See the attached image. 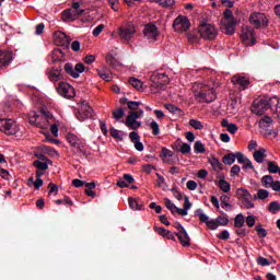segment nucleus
I'll return each mask as SVG.
<instances>
[{"label": "nucleus", "instance_id": "nucleus-62", "mask_svg": "<svg viewBox=\"0 0 280 280\" xmlns=\"http://www.w3.org/2000/svg\"><path fill=\"white\" fill-rule=\"evenodd\" d=\"M217 237H218L219 240H229V237H231V233H229L228 230H224V231H222L221 233H219V234L217 235Z\"/></svg>", "mask_w": 280, "mask_h": 280}, {"label": "nucleus", "instance_id": "nucleus-29", "mask_svg": "<svg viewBox=\"0 0 280 280\" xmlns=\"http://www.w3.org/2000/svg\"><path fill=\"white\" fill-rule=\"evenodd\" d=\"M173 156H174V152H172V150L166 148L162 149L161 159L163 163H170V159H172Z\"/></svg>", "mask_w": 280, "mask_h": 280}, {"label": "nucleus", "instance_id": "nucleus-4", "mask_svg": "<svg viewBox=\"0 0 280 280\" xmlns=\"http://www.w3.org/2000/svg\"><path fill=\"white\" fill-rule=\"evenodd\" d=\"M221 27L224 28L225 34H229V35L235 34V27H237V21L235 20V16H233V11H231V9H226L223 12Z\"/></svg>", "mask_w": 280, "mask_h": 280}, {"label": "nucleus", "instance_id": "nucleus-38", "mask_svg": "<svg viewBox=\"0 0 280 280\" xmlns=\"http://www.w3.org/2000/svg\"><path fill=\"white\" fill-rule=\"evenodd\" d=\"M269 213H272L273 215L279 213L280 211V203L279 201H272L269 203Z\"/></svg>", "mask_w": 280, "mask_h": 280}, {"label": "nucleus", "instance_id": "nucleus-36", "mask_svg": "<svg viewBox=\"0 0 280 280\" xmlns=\"http://www.w3.org/2000/svg\"><path fill=\"white\" fill-rule=\"evenodd\" d=\"M195 215L199 218L200 222H203L205 224H207V222L209 221V215H207L205 211H202V209H197L195 211Z\"/></svg>", "mask_w": 280, "mask_h": 280}, {"label": "nucleus", "instance_id": "nucleus-7", "mask_svg": "<svg viewBox=\"0 0 280 280\" xmlns=\"http://www.w3.org/2000/svg\"><path fill=\"white\" fill-rule=\"evenodd\" d=\"M143 109H139L138 112H129L127 119L125 121V126H127L129 130H139V128H141V121H138L137 119L143 117Z\"/></svg>", "mask_w": 280, "mask_h": 280}, {"label": "nucleus", "instance_id": "nucleus-10", "mask_svg": "<svg viewBox=\"0 0 280 280\" xmlns=\"http://www.w3.org/2000/svg\"><path fill=\"white\" fill-rule=\"evenodd\" d=\"M21 128L16 124V121L12 119H0V132H4V135H16Z\"/></svg>", "mask_w": 280, "mask_h": 280}, {"label": "nucleus", "instance_id": "nucleus-41", "mask_svg": "<svg viewBox=\"0 0 280 280\" xmlns=\"http://www.w3.org/2000/svg\"><path fill=\"white\" fill-rule=\"evenodd\" d=\"M224 165H233L235 163V153H229L223 156Z\"/></svg>", "mask_w": 280, "mask_h": 280}, {"label": "nucleus", "instance_id": "nucleus-17", "mask_svg": "<svg viewBox=\"0 0 280 280\" xmlns=\"http://www.w3.org/2000/svg\"><path fill=\"white\" fill-rule=\"evenodd\" d=\"M57 93H59L61 97L71 100L75 95V89H73L69 83L61 82L57 88Z\"/></svg>", "mask_w": 280, "mask_h": 280}, {"label": "nucleus", "instance_id": "nucleus-24", "mask_svg": "<svg viewBox=\"0 0 280 280\" xmlns=\"http://www.w3.org/2000/svg\"><path fill=\"white\" fill-rule=\"evenodd\" d=\"M34 167H36V170H40L43 172L49 170V165H51V160H46V161H40V160H36L33 162Z\"/></svg>", "mask_w": 280, "mask_h": 280}, {"label": "nucleus", "instance_id": "nucleus-53", "mask_svg": "<svg viewBox=\"0 0 280 280\" xmlns=\"http://www.w3.org/2000/svg\"><path fill=\"white\" fill-rule=\"evenodd\" d=\"M234 154H235V160L237 161V163H240V165H243L245 161L248 159V158H245L244 153L242 152H236Z\"/></svg>", "mask_w": 280, "mask_h": 280}, {"label": "nucleus", "instance_id": "nucleus-33", "mask_svg": "<svg viewBox=\"0 0 280 280\" xmlns=\"http://www.w3.org/2000/svg\"><path fill=\"white\" fill-rule=\"evenodd\" d=\"M236 194H237L238 198H241V200H248V199L253 198L250 192H248V190H246L244 188H238Z\"/></svg>", "mask_w": 280, "mask_h": 280}, {"label": "nucleus", "instance_id": "nucleus-30", "mask_svg": "<svg viewBox=\"0 0 280 280\" xmlns=\"http://www.w3.org/2000/svg\"><path fill=\"white\" fill-rule=\"evenodd\" d=\"M231 197L226 196V195H222L221 196V207L222 209H225L226 211H231V209H233V206H231Z\"/></svg>", "mask_w": 280, "mask_h": 280}, {"label": "nucleus", "instance_id": "nucleus-13", "mask_svg": "<svg viewBox=\"0 0 280 280\" xmlns=\"http://www.w3.org/2000/svg\"><path fill=\"white\" fill-rule=\"evenodd\" d=\"M66 73H68V75H71V78L78 79L80 78V73H84L85 71V67L84 63L79 62L73 67V63H66L63 67Z\"/></svg>", "mask_w": 280, "mask_h": 280}, {"label": "nucleus", "instance_id": "nucleus-35", "mask_svg": "<svg viewBox=\"0 0 280 280\" xmlns=\"http://www.w3.org/2000/svg\"><path fill=\"white\" fill-rule=\"evenodd\" d=\"M261 183L264 185V187H266L267 189L272 187V184L275 183V178H272V175H265L261 179Z\"/></svg>", "mask_w": 280, "mask_h": 280}, {"label": "nucleus", "instance_id": "nucleus-39", "mask_svg": "<svg viewBox=\"0 0 280 280\" xmlns=\"http://www.w3.org/2000/svg\"><path fill=\"white\" fill-rule=\"evenodd\" d=\"M260 128H268V126H271L272 124V118L270 116H264L259 121H258Z\"/></svg>", "mask_w": 280, "mask_h": 280}, {"label": "nucleus", "instance_id": "nucleus-3", "mask_svg": "<svg viewBox=\"0 0 280 280\" xmlns=\"http://www.w3.org/2000/svg\"><path fill=\"white\" fill-rule=\"evenodd\" d=\"M170 83V77L165 72H154L151 75L152 93H161L164 86Z\"/></svg>", "mask_w": 280, "mask_h": 280}, {"label": "nucleus", "instance_id": "nucleus-54", "mask_svg": "<svg viewBox=\"0 0 280 280\" xmlns=\"http://www.w3.org/2000/svg\"><path fill=\"white\" fill-rule=\"evenodd\" d=\"M127 106L130 110H137V108H139V106H141V102L130 101L127 103Z\"/></svg>", "mask_w": 280, "mask_h": 280}, {"label": "nucleus", "instance_id": "nucleus-5", "mask_svg": "<svg viewBox=\"0 0 280 280\" xmlns=\"http://www.w3.org/2000/svg\"><path fill=\"white\" fill-rule=\"evenodd\" d=\"M198 32L205 40H215L218 36V28L209 23L200 24Z\"/></svg>", "mask_w": 280, "mask_h": 280}, {"label": "nucleus", "instance_id": "nucleus-31", "mask_svg": "<svg viewBox=\"0 0 280 280\" xmlns=\"http://www.w3.org/2000/svg\"><path fill=\"white\" fill-rule=\"evenodd\" d=\"M209 163L215 172H220L223 170L220 160H218V158L215 156L210 158Z\"/></svg>", "mask_w": 280, "mask_h": 280}, {"label": "nucleus", "instance_id": "nucleus-59", "mask_svg": "<svg viewBox=\"0 0 280 280\" xmlns=\"http://www.w3.org/2000/svg\"><path fill=\"white\" fill-rule=\"evenodd\" d=\"M256 233H257V235H259L260 237H266V235H268V232H266V229H262L261 225H257V226H256Z\"/></svg>", "mask_w": 280, "mask_h": 280}, {"label": "nucleus", "instance_id": "nucleus-63", "mask_svg": "<svg viewBox=\"0 0 280 280\" xmlns=\"http://www.w3.org/2000/svg\"><path fill=\"white\" fill-rule=\"evenodd\" d=\"M217 224H221V226H226L229 224V218L226 217H218Z\"/></svg>", "mask_w": 280, "mask_h": 280}, {"label": "nucleus", "instance_id": "nucleus-58", "mask_svg": "<svg viewBox=\"0 0 280 280\" xmlns=\"http://www.w3.org/2000/svg\"><path fill=\"white\" fill-rule=\"evenodd\" d=\"M208 229H210L211 231H215L218 229V221L215 220H208V222L206 223Z\"/></svg>", "mask_w": 280, "mask_h": 280}, {"label": "nucleus", "instance_id": "nucleus-14", "mask_svg": "<svg viewBox=\"0 0 280 280\" xmlns=\"http://www.w3.org/2000/svg\"><path fill=\"white\" fill-rule=\"evenodd\" d=\"M232 83L238 91H246L250 84V79L246 74H235L232 77Z\"/></svg>", "mask_w": 280, "mask_h": 280}, {"label": "nucleus", "instance_id": "nucleus-6", "mask_svg": "<svg viewBox=\"0 0 280 280\" xmlns=\"http://www.w3.org/2000/svg\"><path fill=\"white\" fill-rule=\"evenodd\" d=\"M74 115L79 121H86V119L93 118V108L89 103H80Z\"/></svg>", "mask_w": 280, "mask_h": 280}, {"label": "nucleus", "instance_id": "nucleus-15", "mask_svg": "<svg viewBox=\"0 0 280 280\" xmlns=\"http://www.w3.org/2000/svg\"><path fill=\"white\" fill-rule=\"evenodd\" d=\"M249 21L256 30L259 27H268V18L264 13H254L249 16Z\"/></svg>", "mask_w": 280, "mask_h": 280}, {"label": "nucleus", "instance_id": "nucleus-2", "mask_svg": "<svg viewBox=\"0 0 280 280\" xmlns=\"http://www.w3.org/2000/svg\"><path fill=\"white\" fill-rule=\"evenodd\" d=\"M198 89L199 92H195V100L199 102V104H211V102H215V89L211 88L205 83H199Z\"/></svg>", "mask_w": 280, "mask_h": 280}, {"label": "nucleus", "instance_id": "nucleus-47", "mask_svg": "<svg viewBox=\"0 0 280 280\" xmlns=\"http://www.w3.org/2000/svg\"><path fill=\"white\" fill-rule=\"evenodd\" d=\"M189 125L191 126V128H194L195 130H202V128H205V126L202 125V122L200 120H196V119H190Z\"/></svg>", "mask_w": 280, "mask_h": 280}, {"label": "nucleus", "instance_id": "nucleus-34", "mask_svg": "<svg viewBox=\"0 0 280 280\" xmlns=\"http://www.w3.org/2000/svg\"><path fill=\"white\" fill-rule=\"evenodd\" d=\"M164 108H166V110H168V113H172L173 115H183V110L176 107V105L165 104Z\"/></svg>", "mask_w": 280, "mask_h": 280}, {"label": "nucleus", "instance_id": "nucleus-19", "mask_svg": "<svg viewBox=\"0 0 280 280\" xmlns=\"http://www.w3.org/2000/svg\"><path fill=\"white\" fill-rule=\"evenodd\" d=\"M81 14H84V10L68 9L62 12V19L63 21L71 23V21H78Z\"/></svg>", "mask_w": 280, "mask_h": 280}, {"label": "nucleus", "instance_id": "nucleus-49", "mask_svg": "<svg viewBox=\"0 0 280 280\" xmlns=\"http://www.w3.org/2000/svg\"><path fill=\"white\" fill-rule=\"evenodd\" d=\"M268 165V172L270 174H277L279 172V166L277 164H275V162H267Z\"/></svg>", "mask_w": 280, "mask_h": 280}, {"label": "nucleus", "instance_id": "nucleus-50", "mask_svg": "<svg viewBox=\"0 0 280 280\" xmlns=\"http://www.w3.org/2000/svg\"><path fill=\"white\" fill-rule=\"evenodd\" d=\"M125 115V112L122 108L115 109L113 112V117L116 119V121H119V119H122Z\"/></svg>", "mask_w": 280, "mask_h": 280}, {"label": "nucleus", "instance_id": "nucleus-46", "mask_svg": "<svg viewBox=\"0 0 280 280\" xmlns=\"http://www.w3.org/2000/svg\"><path fill=\"white\" fill-rule=\"evenodd\" d=\"M165 207L168 209V211H171V213H173V215H176L177 207L174 205V202H172V200L165 199Z\"/></svg>", "mask_w": 280, "mask_h": 280}, {"label": "nucleus", "instance_id": "nucleus-48", "mask_svg": "<svg viewBox=\"0 0 280 280\" xmlns=\"http://www.w3.org/2000/svg\"><path fill=\"white\" fill-rule=\"evenodd\" d=\"M74 148L80 152V154H86V142L79 140Z\"/></svg>", "mask_w": 280, "mask_h": 280}, {"label": "nucleus", "instance_id": "nucleus-60", "mask_svg": "<svg viewBox=\"0 0 280 280\" xmlns=\"http://www.w3.org/2000/svg\"><path fill=\"white\" fill-rule=\"evenodd\" d=\"M156 170L154 167V165L151 164H145L142 166V172H144V174H152V171Z\"/></svg>", "mask_w": 280, "mask_h": 280}, {"label": "nucleus", "instance_id": "nucleus-26", "mask_svg": "<svg viewBox=\"0 0 280 280\" xmlns=\"http://www.w3.org/2000/svg\"><path fill=\"white\" fill-rule=\"evenodd\" d=\"M158 179L155 182V186L159 187L160 189H163V191H167L168 186L167 182H165V177L163 175L156 173Z\"/></svg>", "mask_w": 280, "mask_h": 280}, {"label": "nucleus", "instance_id": "nucleus-9", "mask_svg": "<svg viewBox=\"0 0 280 280\" xmlns=\"http://www.w3.org/2000/svg\"><path fill=\"white\" fill-rule=\"evenodd\" d=\"M268 108H272V98H260L254 101L252 112L254 115H264Z\"/></svg>", "mask_w": 280, "mask_h": 280}, {"label": "nucleus", "instance_id": "nucleus-57", "mask_svg": "<svg viewBox=\"0 0 280 280\" xmlns=\"http://www.w3.org/2000/svg\"><path fill=\"white\" fill-rule=\"evenodd\" d=\"M129 139L131 140L132 143H137L138 141H141V137L139 136V133L131 131L129 133Z\"/></svg>", "mask_w": 280, "mask_h": 280}, {"label": "nucleus", "instance_id": "nucleus-18", "mask_svg": "<svg viewBox=\"0 0 280 280\" xmlns=\"http://www.w3.org/2000/svg\"><path fill=\"white\" fill-rule=\"evenodd\" d=\"M143 34L148 40L154 43L159 38V28L154 24H147L144 26Z\"/></svg>", "mask_w": 280, "mask_h": 280}, {"label": "nucleus", "instance_id": "nucleus-27", "mask_svg": "<svg viewBox=\"0 0 280 280\" xmlns=\"http://www.w3.org/2000/svg\"><path fill=\"white\" fill-rule=\"evenodd\" d=\"M109 135L113 137V139H118L119 141H124V137H126L124 131L118 130L115 127L109 128Z\"/></svg>", "mask_w": 280, "mask_h": 280}, {"label": "nucleus", "instance_id": "nucleus-61", "mask_svg": "<svg viewBox=\"0 0 280 280\" xmlns=\"http://www.w3.org/2000/svg\"><path fill=\"white\" fill-rule=\"evenodd\" d=\"M180 152L182 154H189V152H191V145L188 143H183L180 147Z\"/></svg>", "mask_w": 280, "mask_h": 280}, {"label": "nucleus", "instance_id": "nucleus-28", "mask_svg": "<svg viewBox=\"0 0 280 280\" xmlns=\"http://www.w3.org/2000/svg\"><path fill=\"white\" fill-rule=\"evenodd\" d=\"M218 186L221 189V191H223L224 194H229V191H231V184L226 182L224 177L219 179Z\"/></svg>", "mask_w": 280, "mask_h": 280}, {"label": "nucleus", "instance_id": "nucleus-43", "mask_svg": "<svg viewBox=\"0 0 280 280\" xmlns=\"http://www.w3.org/2000/svg\"><path fill=\"white\" fill-rule=\"evenodd\" d=\"M234 226L236 229H242V226H244V214L240 213L235 217Z\"/></svg>", "mask_w": 280, "mask_h": 280}, {"label": "nucleus", "instance_id": "nucleus-32", "mask_svg": "<svg viewBox=\"0 0 280 280\" xmlns=\"http://www.w3.org/2000/svg\"><path fill=\"white\" fill-rule=\"evenodd\" d=\"M129 84L133 86V89H137V91H143V82L137 78H130L129 79Z\"/></svg>", "mask_w": 280, "mask_h": 280}, {"label": "nucleus", "instance_id": "nucleus-16", "mask_svg": "<svg viewBox=\"0 0 280 280\" xmlns=\"http://www.w3.org/2000/svg\"><path fill=\"white\" fill-rule=\"evenodd\" d=\"M46 75L48 80L52 83L60 82V80H65V75H62V68L60 67H50L46 70Z\"/></svg>", "mask_w": 280, "mask_h": 280}, {"label": "nucleus", "instance_id": "nucleus-11", "mask_svg": "<svg viewBox=\"0 0 280 280\" xmlns=\"http://www.w3.org/2000/svg\"><path fill=\"white\" fill-rule=\"evenodd\" d=\"M191 27V23L189 22V18L185 15H178L173 22V30L178 34H183V32H187Z\"/></svg>", "mask_w": 280, "mask_h": 280}, {"label": "nucleus", "instance_id": "nucleus-20", "mask_svg": "<svg viewBox=\"0 0 280 280\" xmlns=\"http://www.w3.org/2000/svg\"><path fill=\"white\" fill-rule=\"evenodd\" d=\"M54 40L55 45H58L59 47H65L69 45V36L60 31L54 33Z\"/></svg>", "mask_w": 280, "mask_h": 280}, {"label": "nucleus", "instance_id": "nucleus-42", "mask_svg": "<svg viewBox=\"0 0 280 280\" xmlns=\"http://www.w3.org/2000/svg\"><path fill=\"white\" fill-rule=\"evenodd\" d=\"M271 105H272V110H276V113H278L279 117H280V102H279V97L273 96L271 97Z\"/></svg>", "mask_w": 280, "mask_h": 280}, {"label": "nucleus", "instance_id": "nucleus-23", "mask_svg": "<svg viewBox=\"0 0 280 280\" xmlns=\"http://www.w3.org/2000/svg\"><path fill=\"white\" fill-rule=\"evenodd\" d=\"M128 202H129V208L132 211H143V209H145L143 207V201L141 199H139V198L129 197L128 198Z\"/></svg>", "mask_w": 280, "mask_h": 280}, {"label": "nucleus", "instance_id": "nucleus-56", "mask_svg": "<svg viewBox=\"0 0 280 280\" xmlns=\"http://www.w3.org/2000/svg\"><path fill=\"white\" fill-rule=\"evenodd\" d=\"M186 187L189 191H196V189H198V184L195 180H188Z\"/></svg>", "mask_w": 280, "mask_h": 280}, {"label": "nucleus", "instance_id": "nucleus-40", "mask_svg": "<svg viewBox=\"0 0 280 280\" xmlns=\"http://www.w3.org/2000/svg\"><path fill=\"white\" fill-rule=\"evenodd\" d=\"M151 130H152V135H154V137L161 135V128L159 127V122H156V120H152L149 124Z\"/></svg>", "mask_w": 280, "mask_h": 280}, {"label": "nucleus", "instance_id": "nucleus-8", "mask_svg": "<svg viewBox=\"0 0 280 280\" xmlns=\"http://www.w3.org/2000/svg\"><path fill=\"white\" fill-rule=\"evenodd\" d=\"M118 34L122 43H130L131 38H135V34H137V27L132 23H127L118 28Z\"/></svg>", "mask_w": 280, "mask_h": 280}, {"label": "nucleus", "instance_id": "nucleus-51", "mask_svg": "<svg viewBox=\"0 0 280 280\" xmlns=\"http://www.w3.org/2000/svg\"><path fill=\"white\" fill-rule=\"evenodd\" d=\"M114 12H119V0H107Z\"/></svg>", "mask_w": 280, "mask_h": 280}, {"label": "nucleus", "instance_id": "nucleus-25", "mask_svg": "<svg viewBox=\"0 0 280 280\" xmlns=\"http://www.w3.org/2000/svg\"><path fill=\"white\" fill-rule=\"evenodd\" d=\"M267 152L268 151L265 148H261V149L255 151L253 156H254V160L256 161V163H264V160L267 156Z\"/></svg>", "mask_w": 280, "mask_h": 280}, {"label": "nucleus", "instance_id": "nucleus-12", "mask_svg": "<svg viewBox=\"0 0 280 280\" xmlns=\"http://www.w3.org/2000/svg\"><path fill=\"white\" fill-rule=\"evenodd\" d=\"M241 38L246 45H249L250 47L257 43V38L255 37V30H253L250 26H242Z\"/></svg>", "mask_w": 280, "mask_h": 280}, {"label": "nucleus", "instance_id": "nucleus-1", "mask_svg": "<svg viewBox=\"0 0 280 280\" xmlns=\"http://www.w3.org/2000/svg\"><path fill=\"white\" fill-rule=\"evenodd\" d=\"M28 121L31 126H36V128H42L44 130H47L49 128L50 124H54L56 121V118L54 117V114L49 112H30L28 114Z\"/></svg>", "mask_w": 280, "mask_h": 280}, {"label": "nucleus", "instance_id": "nucleus-37", "mask_svg": "<svg viewBox=\"0 0 280 280\" xmlns=\"http://www.w3.org/2000/svg\"><path fill=\"white\" fill-rule=\"evenodd\" d=\"M195 154H205L207 149H205V144L201 141H196L194 145Z\"/></svg>", "mask_w": 280, "mask_h": 280}, {"label": "nucleus", "instance_id": "nucleus-52", "mask_svg": "<svg viewBox=\"0 0 280 280\" xmlns=\"http://www.w3.org/2000/svg\"><path fill=\"white\" fill-rule=\"evenodd\" d=\"M256 222H257V217H255V215H248L246 218V224H247V226H249V229H253V226H255Z\"/></svg>", "mask_w": 280, "mask_h": 280}, {"label": "nucleus", "instance_id": "nucleus-21", "mask_svg": "<svg viewBox=\"0 0 280 280\" xmlns=\"http://www.w3.org/2000/svg\"><path fill=\"white\" fill-rule=\"evenodd\" d=\"M14 60V54L12 51H0V69L8 67Z\"/></svg>", "mask_w": 280, "mask_h": 280}, {"label": "nucleus", "instance_id": "nucleus-45", "mask_svg": "<svg viewBox=\"0 0 280 280\" xmlns=\"http://www.w3.org/2000/svg\"><path fill=\"white\" fill-rule=\"evenodd\" d=\"M156 3H159L161 8H173L176 1L175 0H158Z\"/></svg>", "mask_w": 280, "mask_h": 280}, {"label": "nucleus", "instance_id": "nucleus-22", "mask_svg": "<svg viewBox=\"0 0 280 280\" xmlns=\"http://www.w3.org/2000/svg\"><path fill=\"white\" fill-rule=\"evenodd\" d=\"M178 240L179 244L185 247L191 246V238H189V234H187V230H182L180 232H176L175 234Z\"/></svg>", "mask_w": 280, "mask_h": 280}, {"label": "nucleus", "instance_id": "nucleus-55", "mask_svg": "<svg viewBox=\"0 0 280 280\" xmlns=\"http://www.w3.org/2000/svg\"><path fill=\"white\" fill-rule=\"evenodd\" d=\"M268 196H270V192H268V190H266V189L258 190V200H266V198H268Z\"/></svg>", "mask_w": 280, "mask_h": 280}, {"label": "nucleus", "instance_id": "nucleus-44", "mask_svg": "<svg viewBox=\"0 0 280 280\" xmlns=\"http://www.w3.org/2000/svg\"><path fill=\"white\" fill-rule=\"evenodd\" d=\"M68 142L70 143V145L72 148H75L80 141V139L78 138V136L73 135V133H69L67 137Z\"/></svg>", "mask_w": 280, "mask_h": 280}, {"label": "nucleus", "instance_id": "nucleus-64", "mask_svg": "<svg viewBox=\"0 0 280 280\" xmlns=\"http://www.w3.org/2000/svg\"><path fill=\"white\" fill-rule=\"evenodd\" d=\"M50 126V132L55 137H58V125L56 124V120L49 125Z\"/></svg>", "mask_w": 280, "mask_h": 280}]
</instances>
